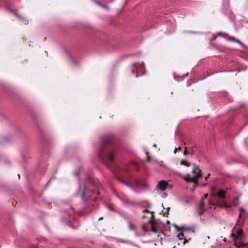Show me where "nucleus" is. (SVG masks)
Returning <instances> with one entry per match:
<instances>
[{
  "label": "nucleus",
  "mask_w": 248,
  "mask_h": 248,
  "mask_svg": "<svg viewBox=\"0 0 248 248\" xmlns=\"http://www.w3.org/2000/svg\"><path fill=\"white\" fill-rule=\"evenodd\" d=\"M234 245L236 247H238L239 246L241 247H244L246 246V245L243 242H240L238 243H237L236 241L234 242Z\"/></svg>",
  "instance_id": "a211bd4d"
},
{
  "label": "nucleus",
  "mask_w": 248,
  "mask_h": 248,
  "mask_svg": "<svg viewBox=\"0 0 248 248\" xmlns=\"http://www.w3.org/2000/svg\"><path fill=\"white\" fill-rule=\"evenodd\" d=\"M81 185L79 183V189H78V191H81Z\"/></svg>",
  "instance_id": "58836bf2"
},
{
  "label": "nucleus",
  "mask_w": 248,
  "mask_h": 248,
  "mask_svg": "<svg viewBox=\"0 0 248 248\" xmlns=\"http://www.w3.org/2000/svg\"><path fill=\"white\" fill-rule=\"evenodd\" d=\"M240 210L241 211H244V208H242V207H241V208H240Z\"/></svg>",
  "instance_id": "a19ab883"
},
{
  "label": "nucleus",
  "mask_w": 248,
  "mask_h": 248,
  "mask_svg": "<svg viewBox=\"0 0 248 248\" xmlns=\"http://www.w3.org/2000/svg\"><path fill=\"white\" fill-rule=\"evenodd\" d=\"M100 140L101 145L98 152L99 158L108 166L112 164L117 149L114 136L112 134L105 135L101 137Z\"/></svg>",
  "instance_id": "f257e3e1"
},
{
  "label": "nucleus",
  "mask_w": 248,
  "mask_h": 248,
  "mask_svg": "<svg viewBox=\"0 0 248 248\" xmlns=\"http://www.w3.org/2000/svg\"><path fill=\"white\" fill-rule=\"evenodd\" d=\"M177 237L180 240H182L184 237V234L183 233H180L177 234Z\"/></svg>",
  "instance_id": "4be33fe9"
},
{
  "label": "nucleus",
  "mask_w": 248,
  "mask_h": 248,
  "mask_svg": "<svg viewBox=\"0 0 248 248\" xmlns=\"http://www.w3.org/2000/svg\"><path fill=\"white\" fill-rule=\"evenodd\" d=\"M188 153H189V152L187 151L186 147H185V151L184 152V155H187Z\"/></svg>",
  "instance_id": "c756f323"
},
{
  "label": "nucleus",
  "mask_w": 248,
  "mask_h": 248,
  "mask_svg": "<svg viewBox=\"0 0 248 248\" xmlns=\"http://www.w3.org/2000/svg\"><path fill=\"white\" fill-rule=\"evenodd\" d=\"M196 211L198 213V215L200 216V215H202L204 213V208H200V207H197Z\"/></svg>",
  "instance_id": "2eb2a0df"
},
{
  "label": "nucleus",
  "mask_w": 248,
  "mask_h": 248,
  "mask_svg": "<svg viewBox=\"0 0 248 248\" xmlns=\"http://www.w3.org/2000/svg\"><path fill=\"white\" fill-rule=\"evenodd\" d=\"M130 165H133L135 166V169L137 170H139V168L137 166V164L136 162L135 161H131L130 162Z\"/></svg>",
  "instance_id": "5701e85b"
},
{
  "label": "nucleus",
  "mask_w": 248,
  "mask_h": 248,
  "mask_svg": "<svg viewBox=\"0 0 248 248\" xmlns=\"http://www.w3.org/2000/svg\"><path fill=\"white\" fill-rule=\"evenodd\" d=\"M168 185V184L166 181L162 180L158 182L156 188L160 189L161 191H164L166 189Z\"/></svg>",
  "instance_id": "423d86ee"
},
{
  "label": "nucleus",
  "mask_w": 248,
  "mask_h": 248,
  "mask_svg": "<svg viewBox=\"0 0 248 248\" xmlns=\"http://www.w3.org/2000/svg\"><path fill=\"white\" fill-rule=\"evenodd\" d=\"M136 78H137V77H138V75H137V74H136Z\"/></svg>",
  "instance_id": "5fc2aeb1"
},
{
  "label": "nucleus",
  "mask_w": 248,
  "mask_h": 248,
  "mask_svg": "<svg viewBox=\"0 0 248 248\" xmlns=\"http://www.w3.org/2000/svg\"><path fill=\"white\" fill-rule=\"evenodd\" d=\"M143 229L144 231H146V230L145 229V228L144 226H143Z\"/></svg>",
  "instance_id": "49530a36"
},
{
  "label": "nucleus",
  "mask_w": 248,
  "mask_h": 248,
  "mask_svg": "<svg viewBox=\"0 0 248 248\" xmlns=\"http://www.w3.org/2000/svg\"><path fill=\"white\" fill-rule=\"evenodd\" d=\"M79 170H77L74 172V174L76 176H78L79 174Z\"/></svg>",
  "instance_id": "7c9ffc66"
},
{
  "label": "nucleus",
  "mask_w": 248,
  "mask_h": 248,
  "mask_svg": "<svg viewBox=\"0 0 248 248\" xmlns=\"http://www.w3.org/2000/svg\"><path fill=\"white\" fill-rule=\"evenodd\" d=\"M145 154L146 155V157H147V159L148 161H150L151 160V157L149 155V153L148 151H147L146 150H145Z\"/></svg>",
  "instance_id": "b1692460"
},
{
  "label": "nucleus",
  "mask_w": 248,
  "mask_h": 248,
  "mask_svg": "<svg viewBox=\"0 0 248 248\" xmlns=\"http://www.w3.org/2000/svg\"><path fill=\"white\" fill-rule=\"evenodd\" d=\"M204 202L203 201H201L198 206V207H200V208H204Z\"/></svg>",
  "instance_id": "393cba45"
},
{
  "label": "nucleus",
  "mask_w": 248,
  "mask_h": 248,
  "mask_svg": "<svg viewBox=\"0 0 248 248\" xmlns=\"http://www.w3.org/2000/svg\"><path fill=\"white\" fill-rule=\"evenodd\" d=\"M124 170L126 172H128L129 171V169L128 168H125Z\"/></svg>",
  "instance_id": "e433bc0d"
},
{
  "label": "nucleus",
  "mask_w": 248,
  "mask_h": 248,
  "mask_svg": "<svg viewBox=\"0 0 248 248\" xmlns=\"http://www.w3.org/2000/svg\"><path fill=\"white\" fill-rule=\"evenodd\" d=\"M89 181H90L91 185L93 186L96 187V189H95V190L98 193L99 192V187L97 186H96L95 182H93V180L92 178L91 177H90L89 178Z\"/></svg>",
  "instance_id": "4468645a"
},
{
  "label": "nucleus",
  "mask_w": 248,
  "mask_h": 248,
  "mask_svg": "<svg viewBox=\"0 0 248 248\" xmlns=\"http://www.w3.org/2000/svg\"><path fill=\"white\" fill-rule=\"evenodd\" d=\"M128 226H129V229L131 230H134L136 228L134 224H133L132 223H131V222L129 223Z\"/></svg>",
  "instance_id": "412c9836"
},
{
  "label": "nucleus",
  "mask_w": 248,
  "mask_h": 248,
  "mask_svg": "<svg viewBox=\"0 0 248 248\" xmlns=\"http://www.w3.org/2000/svg\"><path fill=\"white\" fill-rule=\"evenodd\" d=\"M18 178H19V177H20V175H19V174H18Z\"/></svg>",
  "instance_id": "864d4df0"
},
{
  "label": "nucleus",
  "mask_w": 248,
  "mask_h": 248,
  "mask_svg": "<svg viewBox=\"0 0 248 248\" xmlns=\"http://www.w3.org/2000/svg\"><path fill=\"white\" fill-rule=\"evenodd\" d=\"M177 151V149L176 148L175 149L174 153L175 154Z\"/></svg>",
  "instance_id": "79ce46f5"
},
{
  "label": "nucleus",
  "mask_w": 248,
  "mask_h": 248,
  "mask_svg": "<svg viewBox=\"0 0 248 248\" xmlns=\"http://www.w3.org/2000/svg\"><path fill=\"white\" fill-rule=\"evenodd\" d=\"M103 217H99V220H101L103 219Z\"/></svg>",
  "instance_id": "37998d69"
},
{
  "label": "nucleus",
  "mask_w": 248,
  "mask_h": 248,
  "mask_svg": "<svg viewBox=\"0 0 248 248\" xmlns=\"http://www.w3.org/2000/svg\"><path fill=\"white\" fill-rule=\"evenodd\" d=\"M200 176V174L199 173L197 175H194V176L190 177L189 174L187 173L186 175V176H184L183 177V179L187 182H193L195 184H198V177Z\"/></svg>",
  "instance_id": "39448f33"
},
{
  "label": "nucleus",
  "mask_w": 248,
  "mask_h": 248,
  "mask_svg": "<svg viewBox=\"0 0 248 248\" xmlns=\"http://www.w3.org/2000/svg\"><path fill=\"white\" fill-rule=\"evenodd\" d=\"M207 196H208V195H207V194H205V195H204V198H206L207 197Z\"/></svg>",
  "instance_id": "a18cd8bd"
},
{
  "label": "nucleus",
  "mask_w": 248,
  "mask_h": 248,
  "mask_svg": "<svg viewBox=\"0 0 248 248\" xmlns=\"http://www.w3.org/2000/svg\"><path fill=\"white\" fill-rule=\"evenodd\" d=\"M71 60L73 64L76 66L77 65V62L75 60H74L73 58H71Z\"/></svg>",
  "instance_id": "c85d7f7f"
},
{
  "label": "nucleus",
  "mask_w": 248,
  "mask_h": 248,
  "mask_svg": "<svg viewBox=\"0 0 248 248\" xmlns=\"http://www.w3.org/2000/svg\"><path fill=\"white\" fill-rule=\"evenodd\" d=\"M130 204H135V202H129Z\"/></svg>",
  "instance_id": "ea45409f"
},
{
  "label": "nucleus",
  "mask_w": 248,
  "mask_h": 248,
  "mask_svg": "<svg viewBox=\"0 0 248 248\" xmlns=\"http://www.w3.org/2000/svg\"><path fill=\"white\" fill-rule=\"evenodd\" d=\"M213 38L210 40V41H213L216 38L217 36L215 34H213Z\"/></svg>",
  "instance_id": "2f4dec72"
},
{
  "label": "nucleus",
  "mask_w": 248,
  "mask_h": 248,
  "mask_svg": "<svg viewBox=\"0 0 248 248\" xmlns=\"http://www.w3.org/2000/svg\"><path fill=\"white\" fill-rule=\"evenodd\" d=\"M231 236L234 237V240H235L236 239H237L238 238V237H240L241 239L243 238L244 237V234L241 231H239L237 232V235H234L233 234V233H232L231 234Z\"/></svg>",
  "instance_id": "9d476101"
},
{
  "label": "nucleus",
  "mask_w": 248,
  "mask_h": 248,
  "mask_svg": "<svg viewBox=\"0 0 248 248\" xmlns=\"http://www.w3.org/2000/svg\"><path fill=\"white\" fill-rule=\"evenodd\" d=\"M14 13L19 19H20L24 21H25V19L24 18H22L20 15H19L18 14H17L16 12H14Z\"/></svg>",
  "instance_id": "bb28decb"
},
{
  "label": "nucleus",
  "mask_w": 248,
  "mask_h": 248,
  "mask_svg": "<svg viewBox=\"0 0 248 248\" xmlns=\"http://www.w3.org/2000/svg\"><path fill=\"white\" fill-rule=\"evenodd\" d=\"M175 228L177 232H194L193 229L190 227H187L186 226H182L181 227H179L177 226H175Z\"/></svg>",
  "instance_id": "0eeeda50"
},
{
  "label": "nucleus",
  "mask_w": 248,
  "mask_h": 248,
  "mask_svg": "<svg viewBox=\"0 0 248 248\" xmlns=\"http://www.w3.org/2000/svg\"><path fill=\"white\" fill-rule=\"evenodd\" d=\"M145 216H144H144H142V218H145Z\"/></svg>",
  "instance_id": "603ef678"
},
{
  "label": "nucleus",
  "mask_w": 248,
  "mask_h": 248,
  "mask_svg": "<svg viewBox=\"0 0 248 248\" xmlns=\"http://www.w3.org/2000/svg\"><path fill=\"white\" fill-rule=\"evenodd\" d=\"M71 209L72 212L70 213L67 211H65V215L64 216L65 220H67L70 222H71L72 220H74V217H73L74 208L73 207H71Z\"/></svg>",
  "instance_id": "6e6552de"
},
{
  "label": "nucleus",
  "mask_w": 248,
  "mask_h": 248,
  "mask_svg": "<svg viewBox=\"0 0 248 248\" xmlns=\"http://www.w3.org/2000/svg\"><path fill=\"white\" fill-rule=\"evenodd\" d=\"M177 150L180 151L181 150V147H179L178 149H177Z\"/></svg>",
  "instance_id": "c03bdc74"
},
{
  "label": "nucleus",
  "mask_w": 248,
  "mask_h": 248,
  "mask_svg": "<svg viewBox=\"0 0 248 248\" xmlns=\"http://www.w3.org/2000/svg\"><path fill=\"white\" fill-rule=\"evenodd\" d=\"M143 213H145V212H148L149 213V211L148 210H147V209H145L143 211Z\"/></svg>",
  "instance_id": "4c0bfd02"
},
{
  "label": "nucleus",
  "mask_w": 248,
  "mask_h": 248,
  "mask_svg": "<svg viewBox=\"0 0 248 248\" xmlns=\"http://www.w3.org/2000/svg\"><path fill=\"white\" fill-rule=\"evenodd\" d=\"M141 187L140 188H147L148 187V185L147 183L145 182H141Z\"/></svg>",
  "instance_id": "6ab92c4d"
},
{
  "label": "nucleus",
  "mask_w": 248,
  "mask_h": 248,
  "mask_svg": "<svg viewBox=\"0 0 248 248\" xmlns=\"http://www.w3.org/2000/svg\"><path fill=\"white\" fill-rule=\"evenodd\" d=\"M173 173L174 174H176L177 175L181 176V174L179 172H176V171H173Z\"/></svg>",
  "instance_id": "473e14b6"
},
{
  "label": "nucleus",
  "mask_w": 248,
  "mask_h": 248,
  "mask_svg": "<svg viewBox=\"0 0 248 248\" xmlns=\"http://www.w3.org/2000/svg\"><path fill=\"white\" fill-rule=\"evenodd\" d=\"M218 36L223 37L225 39L228 41L238 43L239 45L242 46H245L242 42L240 40L236 39V38L232 36H230L227 33L223 32H218L217 33Z\"/></svg>",
  "instance_id": "7ed1b4c3"
},
{
  "label": "nucleus",
  "mask_w": 248,
  "mask_h": 248,
  "mask_svg": "<svg viewBox=\"0 0 248 248\" xmlns=\"http://www.w3.org/2000/svg\"><path fill=\"white\" fill-rule=\"evenodd\" d=\"M162 163H163V162L162 161H161L160 163V165H162Z\"/></svg>",
  "instance_id": "3c124183"
},
{
  "label": "nucleus",
  "mask_w": 248,
  "mask_h": 248,
  "mask_svg": "<svg viewBox=\"0 0 248 248\" xmlns=\"http://www.w3.org/2000/svg\"><path fill=\"white\" fill-rule=\"evenodd\" d=\"M202 186H206V183L203 184Z\"/></svg>",
  "instance_id": "09e8293b"
},
{
  "label": "nucleus",
  "mask_w": 248,
  "mask_h": 248,
  "mask_svg": "<svg viewBox=\"0 0 248 248\" xmlns=\"http://www.w3.org/2000/svg\"><path fill=\"white\" fill-rule=\"evenodd\" d=\"M187 242V240L186 239H184V242H183V244H185L186 242Z\"/></svg>",
  "instance_id": "c9c22d12"
},
{
  "label": "nucleus",
  "mask_w": 248,
  "mask_h": 248,
  "mask_svg": "<svg viewBox=\"0 0 248 248\" xmlns=\"http://www.w3.org/2000/svg\"><path fill=\"white\" fill-rule=\"evenodd\" d=\"M245 22L247 23H248V20H245Z\"/></svg>",
  "instance_id": "de8ad7c7"
},
{
  "label": "nucleus",
  "mask_w": 248,
  "mask_h": 248,
  "mask_svg": "<svg viewBox=\"0 0 248 248\" xmlns=\"http://www.w3.org/2000/svg\"><path fill=\"white\" fill-rule=\"evenodd\" d=\"M94 192L93 191L89 190L84 187V189L81 191L82 199L84 201L88 200Z\"/></svg>",
  "instance_id": "20e7f679"
},
{
  "label": "nucleus",
  "mask_w": 248,
  "mask_h": 248,
  "mask_svg": "<svg viewBox=\"0 0 248 248\" xmlns=\"http://www.w3.org/2000/svg\"><path fill=\"white\" fill-rule=\"evenodd\" d=\"M153 212H152V218H154V215H153Z\"/></svg>",
  "instance_id": "8fccbe9b"
},
{
  "label": "nucleus",
  "mask_w": 248,
  "mask_h": 248,
  "mask_svg": "<svg viewBox=\"0 0 248 248\" xmlns=\"http://www.w3.org/2000/svg\"><path fill=\"white\" fill-rule=\"evenodd\" d=\"M151 231L155 233L158 232V231H157L156 228L154 226H152Z\"/></svg>",
  "instance_id": "a878e982"
},
{
  "label": "nucleus",
  "mask_w": 248,
  "mask_h": 248,
  "mask_svg": "<svg viewBox=\"0 0 248 248\" xmlns=\"http://www.w3.org/2000/svg\"><path fill=\"white\" fill-rule=\"evenodd\" d=\"M118 180L121 183H122V184L125 185V186H128V187H129L130 188H133V185H132L131 184H130V183H129L128 182H126L124 181V180L122 179L121 178H119Z\"/></svg>",
  "instance_id": "f8f14e48"
},
{
  "label": "nucleus",
  "mask_w": 248,
  "mask_h": 248,
  "mask_svg": "<svg viewBox=\"0 0 248 248\" xmlns=\"http://www.w3.org/2000/svg\"><path fill=\"white\" fill-rule=\"evenodd\" d=\"M149 222L152 225V226H154V220H150L149 221Z\"/></svg>",
  "instance_id": "72a5a7b5"
},
{
  "label": "nucleus",
  "mask_w": 248,
  "mask_h": 248,
  "mask_svg": "<svg viewBox=\"0 0 248 248\" xmlns=\"http://www.w3.org/2000/svg\"><path fill=\"white\" fill-rule=\"evenodd\" d=\"M184 33H192V34H200L204 33L203 32L190 31H184Z\"/></svg>",
  "instance_id": "ddd939ff"
},
{
  "label": "nucleus",
  "mask_w": 248,
  "mask_h": 248,
  "mask_svg": "<svg viewBox=\"0 0 248 248\" xmlns=\"http://www.w3.org/2000/svg\"><path fill=\"white\" fill-rule=\"evenodd\" d=\"M196 147V146H192V147H191L190 148H188L189 150V154H191V155H193L195 153L194 152V149Z\"/></svg>",
  "instance_id": "aec40b11"
},
{
  "label": "nucleus",
  "mask_w": 248,
  "mask_h": 248,
  "mask_svg": "<svg viewBox=\"0 0 248 248\" xmlns=\"http://www.w3.org/2000/svg\"><path fill=\"white\" fill-rule=\"evenodd\" d=\"M225 191L223 190L220 189L219 190L218 192L216 194V195L219 197L221 199V203L213 204L211 203L210 201H209V204L210 205H215L217 206H218L224 208H229L232 207L231 204L228 203L225 200Z\"/></svg>",
  "instance_id": "f03ea898"
},
{
  "label": "nucleus",
  "mask_w": 248,
  "mask_h": 248,
  "mask_svg": "<svg viewBox=\"0 0 248 248\" xmlns=\"http://www.w3.org/2000/svg\"><path fill=\"white\" fill-rule=\"evenodd\" d=\"M180 164L181 165H185V166H187V167H189L191 165V164L190 163L187 162L185 160H181V162H180Z\"/></svg>",
  "instance_id": "dca6fc26"
},
{
  "label": "nucleus",
  "mask_w": 248,
  "mask_h": 248,
  "mask_svg": "<svg viewBox=\"0 0 248 248\" xmlns=\"http://www.w3.org/2000/svg\"><path fill=\"white\" fill-rule=\"evenodd\" d=\"M210 175V173H208L205 177V180H206L209 177Z\"/></svg>",
  "instance_id": "f704fd0d"
},
{
  "label": "nucleus",
  "mask_w": 248,
  "mask_h": 248,
  "mask_svg": "<svg viewBox=\"0 0 248 248\" xmlns=\"http://www.w3.org/2000/svg\"><path fill=\"white\" fill-rule=\"evenodd\" d=\"M169 209H170V207H168V208H167V211H166L165 212H164V213H163V216H164V217H167V215H168V214H169Z\"/></svg>",
  "instance_id": "cd10ccee"
},
{
  "label": "nucleus",
  "mask_w": 248,
  "mask_h": 248,
  "mask_svg": "<svg viewBox=\"0 0 248 248\" xmlns=\"http://www.w3.org/2000/svg\"><path fill=\"white\" fill-rule=\"evenodd\" d=\"M133 187L131 188V189H133L134 190H136V189L140 188L141 187V182H139V181H136L135 183V185L133 186Z\"/></svg>",
  "instance_id": "9b49d317"
},
{
  "label": "nucleus",
  "mask_w": 248,
  "mask_h": 248,
  "mask_svg": "<svg viewBox=\"0 0 248 248\" xmlns=\"http://www.w3.org/2000/svg\"><path fill=\"white\" fill-rule=\"evenodd\" d=\"M136 63H134L131 67V72L132 74H135L136 71V67L135 66Z\"/></svg>",
  "instance_id": "f3484780"
},
{
  "label": "nucleus",
  "mask_w": 248,
  "mask_h": 248,
  "mask_svg": "<svg viewBox=\"0 0 248 248\" xmlns=\"http://www.w3.org/2000/svg\"><path fill=\"white\" fill-rule=\"evenodd\" d=\"M193 168L192 170V172L195 174V175H197L199 173L200 174V176L198 177L199 178H201L202 177V174L201 172V170L200 169L199 166H196L195 164H193Z\"/></svg>",
  "instance_id": "1a4fd4ad"
}]
</instances>
